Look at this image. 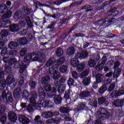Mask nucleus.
Listing matches in <instances>:
<instances>
[{"mask_svg":"<svg viewBox=\"0 0 124 124\" xmlns=\"http://www.w3.org/2000/svg\"><path fill=\"white\" fill-rule=\"evenodd\" d=\"M3 61L5 63H8L9 65H12V64H15V68H18L20 66L19 68L20 73H23V72L26 70V68H27V65H26V64H23L21 61H19V62H17L16 58H11L9 60L8 57H5L3 58Z\"/></svg>","mask_w":124,"mask_h":124,"instance_id":"1","label":"nucleus"},{"mask_svg":"<svg viewBox=\"0 0 124 124\" xmlns=\"http://www.w3.org/2000/svg\"><path fill=\"white\" fill-rule=\"evenodd\" d=\"M31 14V10L27 7H24L22 9V12L17 11L16 12L14 18L16 20H22L25 18V20L28 24H31V18L29 16V15Z\"/></svg>","mask_w":124,"mask_h":124,"instance_id":"2","label":"nucleus"},{"mask_svg":"<svg viewBox=\"0 0 124 124\" xmlns=\"http://www.w3.org/2000/svg\"><path fill=\"white\" fill-rule=\"evenodd\" d=\"M110 112L104 108H100L97 112L96 117L99 120H97L95 122L94 124H103L102 122L100 121H104V120H107L110 118Z\"/></svg>","mask_w":124,"mask_h":124,"instance_id":"3","label":"nucleus"},{"mask_svg":"<svg viewBox=\"0 0 124 124\" xmlns=\"http://www.w3.org/2000/svg\"><path fill=\"white\" fill-rule=\"evenodd\" d=\"M17 83V80L14 78L12 75H9L8 78L5 80L0 81V90L2 91L5 88V85H8L10 88H14Z\"/></svg>","mask_w":124,"mask_h":124,"instance_id":"4","label":"nucleus"},{"mask_svg":"<svg viewBox=\"0 0 124 124\" xmlns=\"http://www.w3.org/2000/svg\"><path fill=\"white\" fill-rule=\"evenodd\" d=\"M49 73L50 74H53L52 78L55 80V85L56 87L59 86V85H60V82L58 80H59L60 77H61V74L60 73V72H59V66L57 65H54L52 67L49 68Z\"/></svg>","mask_w":124,"mask_h":124,"instance_id":"5","label":"nucleus"},{"mask_svg":"<svg viewBox=\"0 0 124 124\" xmlns=\"http://www.w3.org/2000/svg\"><path fill=\"white\" fill-rule=\"evenodd\" d=\"M7 6L5 4L0 5V16L2 19H8L12 15V12L8 11Z\"/></svg>","mask_w":124,"mask_h":124,"instance_id":"6","label":"nucleus"},{"mask_svg":"<svg viewBox=\"0 0 124 124\" xmlns=\"http://www.w3.org/2000/svg\"><path fill=\"white\" fill-rule=\"evenodd\" d=\"M18 24V25L17 24L11 25L9 27L10 31H12V32H15V31H19V30H21L22 27L25 26L26 22L24 21H21Z\"/></svg>","mask_w":124,"mask_h":124,"instance_id":"7","label":"nucleus"},{"mask_svg":"<svg viewBox=\"0 0 124 124\" xmlns=\"http://www.w3.org/2000/svg\"><path fill=\"white\" fill-rule=\"evenodd\" d=\"M1 96L2 99H3V100L5 99L7 103H11V102L13 101V98H12V94H11V93L10 92H8L7 93H6V91L4 90L2 93Z\"/></svg>","mask_w":124,"mask_h":124,"instance_id":"8","label":"nucleus"},{"mask_svg":"<svg viewBox=\"0 0 124 124\" xmlns=\"http://www.w3.org/2000/svg\"><path fill=\"white\" fill-rule=\"evenodd\" d=\"M31 97L30 99V102L32 105L33 106L34 108L35 109H38V107H37V104H36V98L37 97V95L36 94V93L35 92H32L31 93Z\"/></svg>","mask_w":124,"mask_h":124,"instance_id":"9","label":"nucleus"},{"mask_svg":"<svg viewBox=\"0 0 124 124\" xmlns=\"http://www.w3.org/2000/svg\"><path fill=\"white\" fill-rule=\"evenodd\" d=\"M124 88H121L118 91H113L111 93V97L113 98H117L118 96L124 95Z\"/></svg>","mask_w":124,"mask_h":124,"instance_id":"10","label":"nucleus"},{"mask_svg":"<svg viewBox=\"0 0 124 124\" xmlns=\"http://www.w3.org/2000/svg\"><path fill=\"white\" fill-rule=\"evenodd\" d=\"M32 35H31V34H30L27 37V38H20L18 40V43L21 45H25V44L28 43V40H29V41H31V40L32 39Z\"/></svg>","mask_w":124,"mask_h":124,"instance_id":"11","label":"nucleus"},{"mask_svg":"<svg viewBox=\"0 0 124 124\" xmlns=\"http://www.w3.org/2000/svg\"><path fill=\"white\" fill-rule=\"evenodd\" d=\"M59 115V112H52L51 111L45 112H44L42 116L45 119H49V118H52L53 116H58Z\"/></svg>","mask_w":124,"mask_h":124,"instance_id":"12","label":"nucleus"},{"mask_svg":"<svg viewBox=\"0 0 124 124\" xmlns=\"http://www.w3.org/2000/svg\"><path fill=\"white\" fill-rule=\"evenodd\" d=\"M60 111L61 113H64V115H62V118H64L66 121H68V117L69 116L68 108H67L62 107L60 108Z\"/></svg>","mask_w":124,"mask_h":124,"instance_id":"13","label":"nucleus"},{"mask_svg":"<svg viewBox=\"0 0 124 124\" xmlns=\"http://www.w3.org/2000/svg\"><path fill=\"white\" fill-rule=\"evenodd\" d=\"M33 61H34V62H36V61H38L39 62H45V61H46L45 55L42 53L38 56H35L33 59Z\"/></svg>","mask_w":124,"mask_h":124,"instance_id":"14","label":"nucleus"},{"mask_svg":"<svg viewBox=\"0 0 124 124\" xmlns=\"http://www.w3.org/2000/svg\"><path fill=\"white\" fill-rule=\"evenodd\" d=\"M18 120L21 124H28L31 122L30 119L27 117L23 115H19L18 117Z\"/></svg>","mask_w":124,"mask_h":124,"instance_id":"15","label":"nucleus"},{"mask_svg":"<svg viewBox=\"0 0 124 124\" xmlns=\"http://www.w3.org/2000/svg\"><path fill=\"white\" fill-rule=\"evenodd\" d=\"M9 119L11 122H16L17 121V115L12 111H10L8 114Z\"/></svg>","mask_w":124,"mask_h":124,"instance_id":"16","label":"nucleus"},{"mask_svg":"<svg viewBox=\"0 0 124 124\" xmlns=\"http://www.w3.org/2000/svg\"><path fill=\"white\" fill-rule=\"evenodd\" d=\"M88 55V54L87 52L84 51H82L81 53H76L75 58H74V59H80V58L81 59H84V58H87Z\"/></svg>","mask_w":124,"mask_h":124,"instance_id":"17","label":"nucleus"},{"mask_svg":"<svg viewBox=\"0 0 124 124\" xmlns=\"http://www.w3.org/2000/svg\"><path fill=\"white\" fill-rule=\"evenodd\" d=\"M113 105L117 107H122L124 105V100H116L113 102Z\"/></svg>","mask_w":124,"mask_h":124,"instance_id":"18","label":"nucleus"},{"mask_svg":"<svg viewBox=\"0 0 124 124\" xmlns=\"http://www.w3.org/2000/svg\"><path fill=\"white\" fill-rule=\"evenodd\" d=\"M38 107L39 108H41L43 107H47V101L43 99L40 100L38 102Z\"/></svg>","mask_w":124,"mask_h":124,"instance_id":"19","label":"nucleus"},{"mask_svg":"<svg viewBox=\"0 0 124 124\" xmlns=\"http://www.w3.org/2000/svg\"><path fill=\"white\" fill-rule=\"evenodd\" d=\"M55 62H56V59L54 58H50L49 60L46 61V67H49L52 64H54Z\"/></svg>","mask_w":124,"mask_h":124,"instance_id":"20","label":"nucleus"},{"mask_svg":"<svg viewBox=\"0 0 124 124\" xmlns=\"http://www.w3.org/2000/svg\"><path fill=\"white\" fill-rule=\"evenodd\" d=\"M70 63L71 65L74 66V67H77V66L79 65V61L76 58H72L71 59Z\"/></svg>","mask_w":124,"mask_h":124,"instance_id":"21","label":"nucleus"},{"mask_svg":"<svg viewBox=\"0 0 124 124\" xmlns=\"http://www.w3.org/2000/svg\"><path fill=\"white\" fill-rule=\"evenodd\" d=\"M66 54L68 56H73L75 54V49H74V47L72 46L69 47L67 50Z\"/></svg>","mask_w":124,"mask_h":124,"instance_id":"22","label":"nucleus"},{"mask_svg":"<svg viewBox=\"0 0 124 124\" xmlns=\"http://www.w3.org/2000/svg\"><path fill=\"white\" fill-rule=\"evenodd\" d=\"M1 21H2V19H0V27H3V28H7V26L10 25V21H9L8 20L3 21L2 23H1Z\"/></svg>","mask_w":124,"mask_h":124,"instance_id":"23","label":"nucleus"},{"mask_svg":"<svg viewBox=\"0 0 124 124\" xmlns=\"http://www.w3.org/2000/svg\"><path fill=\"white\" fill-rule=\"evenodd\" d=\"M33 56V54L31 53L28 54L26 56H25L24 59V62H26V63H28L30 62V61L32 59V57Z\"/></svg>","mask_w":124,"mask_h":124,"instance_id":"24","label":"nucleus"},{"mask_svg":"<svg viewBox=\"0 0 124 124\" xmlns=\"http://www.w3.org/2000/svg\"><path fill=\"white\" fill-rule=\"evenodd\" d=\"M38 92L40 98H44L46 96V93L44 92V90L42 87H40L38 88Z\"/></svg>","mask_w":124,"mask_h":124,"instance_id":"25","label":"nucleus"},{"mask_svg":"<svg viewBox=\"0 0 124 124\" xmlns=\"http://www.w3.org/2000/svg\"><path fill=\"white\" fill-rule=\"evenodd\" d=\"M79 96L81 99L84 98V97H89V96H91V94L89 91H85L81 92Z\"/></svg>","mask_w":124,"mask_h":124,"instance_id":"26","label":"nucleus"},{"mask_svg":"<svg viewBox=\"0 0 124 124\" xmlns=\"http://www.w3.org/2000/svg\"><path fill=\"white\" fill-rule=\"evenodd\" d=\"M62 96L61 95H56L54 98V101L56 104H61L62 103Z\"/></svg>","mask_w":124,"mask_h":124,"instance_id":"27","label":"nucleus"},{"mask_svg":"<svg viewBox=\"0 0 124 124\" xmlns=\"http://www.w3.org/2000/svg\"><path fill=\"white\" fill-rule=\"evenodd\" d=\"M50 81V77L49 76L45 77L42 78L41 80L39 81V84L41 83L42 84H46L47 83H49Z\"/></svg>","mask_w":124,"mask_h":124,"instance_id":"28","label":"nucleus"},{"mask_svg":"<svg viewBox=\"0 0 124 124\" xmlns=\"http://www.w3.org/2000/svg\"><path fill=\"white\" fill-rule=\"evenodd\" d=\"M77 70L79 72H82L85 69V67H86V65L84 63H81L78 64V66H77Z\"/></svg>","mask_w":124,"mask_h":124,"instance_id":"29","label":"nucleus"},{"mask_svg":"<svg viewBox=\"0 0 124 124\" xmlns=\"http://www.w3.org/2000/svg\"><path fill=\"white\" fill-rule=\"evenodd\" d=\"M73 95V92L71 90H67L66 91L64 97L66 99H68L70 96H72Z\"/></svg>","mask_w":124,"mask_h":124,"instance_id":"30","label":"nucleus"},{"mask_svg":"<svg viewBox=\"0 0 124 124\" xmlns=\"http://www.w3.org/2000/svg\"><path fill=\"white\" fill-rule=\"evenodd\" d=\"M66 85L64 84H61L58 88V91L60 93H62L64 91H65V88Z\"/></svg>","mask_w":124,"mask_h":124,"instance_id":"31","label":"nucleus"},{"mask_svg":"<svg viewBox=\"0 0 124 124\" xmlns=\"http://www.w3.org/2000/svg\"><path fill=\"white\" fill-rule=\"evenodd\" d=\"M61 119L57 117L55 119H49L46 121V123L47 124H53V123H56V122H60Z\"/></svg>","mask_w":124,"mask_h":124,"instance_id":"32","label":"nucleus"},{"mask_svg":"<svg viewBox=\"0 0 124 124\" xmlns=\"http://www.w3.org/2000/svg\"><path fill=\"white\" fill-rule=\"evenodd\" d=\"M56 55L57 57H61L63 55V50L61 47H59L56 50Z\"/></svg>","mask_w":124,"mask_h":124,"instance_id":"33","label":"nucleus"},{"mask_svg":"<svg viewBox=\"0 0 124 124\" xmlns=\"http://www.w3.org/2000/svg\"><path fill=\"white\" fill-rule=\"evenodd\" d=\"M40 119V116L39 115H37L33 121V124H42V121L39 120Z\"/></svg>","mask_w":124,"mask_h":124,"instance_id":"34","label":"nucleus"},{"mask_svg":"<svg viewBox=\"0 0 124 124\" xmlns=\"http://www.w3.org/2000/svg\"><path fill=\"white\" fill-rule=\"evenodd\" d=\"M17 46H18V44L14 42H11L9 44V48H10V49H16Z\"/></svg>","mask_w":124,"mask_h":124,"instance_id":"35","label":"nucleus"},{"mask_svg":"<svg viewBox=\"0 0 124 124\" xmlns=\"http://www.w3.org/2000/svg\"><path fill=\"white\" fill-rule=\"evenodd\" d=\"M103 80V75L98 74L96 76V81L97 83H100Z\"/></svg>","mask_w":124,"mask_h":124,"instance_id":"36","label":"nucleus"},{"mask_svg":"<svg viewBox=\"0 0 124 124\" xmlns=\"http://www.w3.org/2000/svg\"><path fill=\"white\" fill-rule=\"evenodd\" d=\"M121 73V69L119 68L118 69L114 70L113 73V77L114 78H118L120 76Z\"/></svg>","mask_w":124,"mask_h":124,"instance_id":"37","label":"nucleus"},{"mask_svg":"<svg viewBox=\"0 0 124 124\" xmlns=\"http://www.w3.org/2000/svg\"><path fill=\"white\" fill-rule=\"evenodd\" d=\"M86 108V105L84 103H80L79 105L77 107V110L80 111L81 110H84Z\"/></svg>","mask_w":124,"mask_h":124,"instance_id":"38","label":"nucleus"},{"mask_svg":"<svg viewBox=\"0 0 124 124\" xmlns=\"http://www.w3.org/2000/svg\"><path fill=\"white\" fill-rule=\"evenodd\" d=\"M107 91V87L106 85H103L99 90V93L100 94H102L105 93V91Z\"/></svg>","mask_w":124,"mask_h":124,"instance_id":"39","label":"nucleus"},{"mask_svg":"<svg viewBox=\"0 0 124 124\" xmlns=\"http://www.w3.org/2000/svg\"><path fill=\"white\" fill-rule=\"evenodd\" d=\"M89 72H90V71H89L88 69L85 70L83 72L80 74V77L81 78H85V77L88 76V75H89Z\"/></svg>","mask_w":124,"mask_h":124,"instance_id":"40","label":"nucleus"},{"mask_svg":"<svg viewBox=\"0 0 124 124\" xmlns=\"http://www.w3.org/2000/svg\"><path fill=\"white\" fill-rule=\"evenodd\" d=\"M9 33V31L7 30H3L0 32L1 36L2 37H5V36H7Z\"/></svg>","mask_w":124,"mask_h":124,"instance_id":"41","label":"nucleus"},{"mask_svg":"<svg viewBox=\"0 0 124 124\" xmlns=\"http://www.w3.org/2000/svg\"><path fill=\"white\" fill-rule=\"evenodd\" d=\"M22 95L24 98H28V97H30V93L27 90L23 91Z\"/></svg>","mask_w":124,"mask_h":124,"instance_id":"42","label":"nucleus"},{"mask_svg":"<svg viewBox=\"0 0 124 124\" xmlns=\"http://www.w3.org/2000/svg\"><path fill=\"white\" fill-rule=\"evenodd\" d=\"M65 61V59L64 58V57H60L57 62V65H61V64H62V63L64 62Z\"/></svg>","mask_w":124,"mask_h":124,"instance_id":"43","label":"nucleus"},{"mask_svg":"<svg viewBox=\"0 0 124 124\" xmlns=\"http://www.w3.org/2000/svg\"><path fill=\"white\" fill-rule=\"evenodd\" d=\"M91 83V78L88 77L84 79L83 81V84L85 86H88Z\"/></svg>","mask_w":124,"mask_h":124,"instance_id":"44","label":"nucleus"},{"mask_svg":"<svg viewBox=\"0 0 124 124\" xmlns=\"http://www.w3.org/2000/svg\"><path fill=\"white\" fill-rule=\"evenodd\" d=\"M59 70L60 72H62V73H64L66 72L67 70V66L65 65H63L60 67Z\"/></svg>","mask_w":124,"mask_h":124,"instance_id":"45","label":"nucleus"},{"mask_svg":"<svg viewBox=\"0 0 124 124\" xmlns=\"http://www.w3.org/2000/svg\"><path fill=\"white\" fill-rule=\"evenodd\" d=\"M98 102L100 105H102V104L106 103V98L105 97H100L98 99Z\"/></svg>","mask_w":124,"mask_h":124,"instance_id":"46","label":"nucleus"},{"mask_svg":"<svg viewBox=\"0 0 124 124\" xmlns=\"http://www.w3.org/2000/svg\"><path fill=\"white\" fill-rule=\"evenodd\" d=\"M22 93V90H21L20 88H18L14 91V95L15 96H17L19 95V94H20V93Z\"/></svg>","mask_w":124,"mask_h":124,"instance_id":"47","label":"nucleus"},{"mask_svg":"<svg viewBox=\"0 0 124 124\" xmlns=\"http://www.w3.org/2000/svg\"><path fill=\"white\" fill-rule=\"evenodd\" d=\"M88 64L90 67H93V66L96 64V62L92 59H90L88 62Z\"/></svg>","mask_w":124,"mask_h":124,"instance_id":"48","label":"nucleus"},{"mask_svg":"<svg viewBox=\"0 0 124 124\" xmlns=\"http://www.w3.org/2000/svg\"><path fill=\"white\" fill-rule=\"evenodd\" d=\"M28 52V49L26 48H24L21 49L20 51V55L21 57H24L26 54H27V52Z\"/></svg>","mask_w":124,"mask_h":124,"instance_id":"49","label":"nucleus"},{"mask_svg":"<svg viewBox=\"0 0 124 124\" xmlns=\"http://www.w3.org/2000/svg\"><path fill=\"white\" fill-rule=\"evenodd\" d=\"M6 110V107L4 105L0 106V115H2Z\"/></svg>","mask_w":124,"mask_h":124,"instance_id":"50","label":"nucleus"},{"mask_svg":"<svg viewBox=\"0 0 124 124\" xmlns=\"http://www.w3.org/2000/svg\"><path fill=\"white\" fill-rule=\"evenodd\" d=\"M44 89L46 92H51L52 91V87L50 84H46L44 86Z\"/></svg>","mask_w":124,"mask_h":124,"instance_id":"51","label":"nucleus"},{"mask_svg":"<svg viewBox=\"0 0 124 124\" xmlns=\"http://www.w3.org/2000/svg\"><path fill=\"white\" fill-rule=\"evenodd\" d=\"M33 108H34V107L31 105H28L27 107V110L30 113L33 111Z\"/></svg>","mask_w":124,"mask_h":124,"instance_id":"52","label":"nucleus"},{"mask_svg":"<svg viewBox=\"0 0 124 124\" xmlns=\"http://www.w3.org/2000/svg\"><path fill=\"white\" fill-rule=\"evenodd\" d=\"M29 85L31 89H34L36 87V82L34 81L31 80L30 81Z\"/></svg>","mask_w":124,"mask_h":124,"instance_id":"53","label":"nucleus"},{"mask_svg":"<svg viewBox=\"0 0 124 124\" xmlns=\"http://www.w3.org/2000/svg\"><path fill=\"white\" fill-rule=\"evenodd\" d=\"M116 86V84L114 83H112L109 87L108 89V92H109V93H111V92H112V91H113V90H114V89H115V86Z\"/></svg>","mask_w":124,"mask_h":124,"instance_id":"54","label":"nucleus"},{"mask_svg":"<svg viewBox=\"0 0 124 124\" xmlns=\"http://www.w3.org/2000/svg\"><path fill=\"white\" fill-rule=\"evenodd\" d=\"M103 66H104V63H101L96 66V69L97 70H102L103 69Z\"/></svg>","mask_w":124,"mask_h":124,"instance_id":"55","label":"nucleus"},{"mask_svg":"<svg viewBox=\"0 0 124 124\" xmlns=\"http://www.w3.org/2000/svg\"><path fill=\"white\" fill-rule=\"evenodd\" d=\"M74 84V80L73 78H70L68 80V85L69 87L73 86Z\"/></svg>","mask_w":124,"mask_h":124,"instance_id":"56","label":"nucleus"},{"mask_svg":"<svg viewBox=\"0 0 124 124\" xmlns=\"http://www.w3.org/2000/svg\"><path fill=\"white\" fill-rule=\"evenodd\" d=\"M93 102H90V104L94 107H96V105L97 104V101L96 99H94L93 100Z\"/></svg>","mask_w":124,"mask_h":124,"instance_id":"57","label":"nucleus"},{"mask_svg":"<svg viewBox=\"0 0 124 124\" xmlns=\"http://www.w3.org/2000/svg\"><path fill=\"white\" fill-rule=\"evenodd\" d=\"M6 53H7V48L6 47H4L2 49L1 51V56H5Z\"/></svg>","mask_w":124,"mask_h":124,"instance_id":"58","label":"nucleus"},{"mask_svg":"<svg viewBox=\"0 0 124 124\" xmlns=\"http://www.w3.org/2000/svg\"><path fill=\"white\" fill-rule=\"evenodd\" d=\"M0 121L2 124H5V123H6V116L4 115L1 116L0 117Z\"/></svg>","mask_w":124,"mask_h":124,"instance_id":"59","label":"nucleus"},{"mask_svg":"<svg viewBox=\"0 0 124 124\" xmlns=\"http://www.w3.org/2000/svg\"><path fill=\"white\" fill-rule=\"evenodd\" d=\"M72 75L73 78H75V79H77L78 77H79V75H78V73L76 71H73L72 73Z\"/></svg>","mask_w":124,"mask_h":124,"instance_id":"60","label":"nucleus"},{"mask_svg":"<svg viewBox=\"0 0 124 124\" xmlns=\"http://www.w3.org/2000/svg\"><path fill=\"white\" fill-rule=\"evenodd\" d=\"M121 65V63L119 61H117L114 63V69L116 70V69H119L118 67Z\"/></svg>","mask_w":124,"mask_h":124,"instance_id":"61","label":"nucleus"},{"mask_svg":"<svg viewBox=\"0 0 124 124\" xmlns=\"http://www.w3.org/2000/svg\"><path fill=\"white\" fill-rule=\"evenodd\" d=\"M46 17H52V18H54V19H57V18H59L60 17V16L59 15L54 14L53 16L49 14L46 16Z\"/></svg>","mask_w":124,"mask_h":124,"instance_id":"62","label":"nucleus"},{"mask_svg":"<svg viewBox=\"0 0 124 124\" xmlns=\"http://www.w3.org/2000/svg\"><path fill=\"white\" fill-rule=\"evenodd\" d=\"M111 82H112V80L111 79H106V80H105L104 81V86H106L110 84V83H111Z\"/></svg>","mask_w":124,"mask_h":124,"instance_id":"63","label":"nucleus"},{"mask_svg":"<svg viewBox=\"0 0 124 124\" xmlns=\"http://www.w3.org/2000/svg\"><path fill=\"white\" fill-rule=\"evenodd\" d=\"M54 105V104L52 101H46V106H48V107H53V106Z\"/></svg>","mask_w":124,"mask_h":124,"instance_id":"64","label":"nucleus"}]
</instances>
